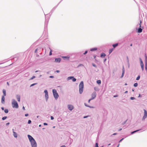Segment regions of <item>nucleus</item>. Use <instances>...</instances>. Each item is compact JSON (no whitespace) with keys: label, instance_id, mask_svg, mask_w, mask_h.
<instances>
[{"label":"nucleus","instance_id":"57","mask_svg":"<svg viewBox=\"0 0 147 147\" xmlns=\"http://www.w3.org/2000/svg\"><path fill=\"white\" fill-rule=\"evenodd\" d=\"M117 133H114V134H113V135H116L117 134Z\"/></svg>","mask_w":147,"mask_h":147},{"label":"nucleus","instance_id":"61","mask_svg":"<svg viewBox=\"0 0 147 147\" xmlns=\"http://www.w3.org/2000/svg\"><path fill=\"white\" fill-rule=\"evenodd\" d=\"M94 58H96V56H94Z\"/></svg>","mask_w":147,"mask_h":147},{"label":"nucleus","instance_id":"35","mask_svg":"<svg viewBox=\"0 0 147 147\" xmlns=\"http://www.w3.org/2000/svg\"><path fill=\"white\" fill-rule=\"evenodd\" d=\"M92 65L94 67H96V65H95L94 64V63H92Z\"/></svg>","mask_w":147,"mask_h":147},{"label":"nucleus","instance_id":"30","mask_svg":"<svg viewBox=\"0 0 147 147\" xmlns=\"http://www.w3.org/2000/svg\"><path fill=\"white\" fill-rule=\"evenodd\" d=\"M140 78V76H138V77L136 79V80H139Z\"/></svg>","mask_w":147,"mask_h":147},{"label":"nucleus","instance_id":"37","mask_svg":"<svg viewBox=\"0 0 147 147\" xmlns=\"http://www.w3.org/2000/svg\"><path fill=\"white\" fill-rule=\"evenodd\" d=\"M95 147H98V144L97 143H96L95 144Z\"/></svg>","mask_w":147,"mask_h":147},{"label":"nucleus","instance_id":"50","mask_svg":"<svg viewBox=\"0 0 147 147\" xmlns=\"http://www.w3.org/2000/svg\"><path fill=\"white\" fill-rule=\"evenodd\" d=\"M1 109L3 110H4V107H1Z\"/></svg>","mask_w":147,"mask_h":147},{"label":"nucleus","instance_id":"44","mask_svg":"<svg viewBox=\"0 0 147 147\" xmlns=\"http://www.w3.org/2000/svg\"><path fill=\"white\" fill-rule=\"evenodd\" d=\"M85 106H86V107H90L89 106H88V105H87L86 104H85Z\"/></svg>","mask_w":147,"mask_h":147},{"label":"nucleus","instance_id":"46","mask_svg":"<svg viewBox=\"0 0 147 147\" xmlns=\"http://www.w3.org/2000/svg\"><path fill=\"white\" fill-rule=\"evenodd\" d=\"M118 96L117 95H115L114 96V97H117Z\"/></svg>","mask_w":147,"mask_h":147},{"label":"nucleus","instance_id":"24","mask_svg":"<svg viewBox=\"0 0 147 147\" xmlns=\"http://www.w3.org/2000/svg\"><path fill=\"white\" fill-rule=\"evenodd\" d=\"M4 112L5 113H7L8 112V110L7 109H6L4 110Z\"/></svg>","mask_w":147,"mask_h":147},{"label":"nucleus","instance_id":"45","mask_svg":"<svg viewBox=\"0 0 147 147\" xmlns=\"http://www.w3.org/2000/svg\"><path fill=\"white\" fill-rule=\"evenodd\" d=\"M28 114H25V116H26H26H28Z\"/></svg>","mask_w":147,"mask_h":147},{"label":"nucleus","instance_id":"54","mask_svg":"<svg viewBox=\"0 0 147 147\" xmlns=\"http://www.w3.org/2000/svg\"><path fill=\"white\" fill-rule=\"evenodd\" d=\"M60 147H65V146H64V145H63V146H61Z\"/></svg>","mask_w":147,"mask_h":147},{"label":"nucleus","instance_id":"22","mask_svg":"<svg viewBox=\"0 0 147 147\" xmlns=\"http://www.w3.org/2000/svg\"><path fill=\"white\" fill-rule=\"evenodd\" d=\"M113 50V49H110L109 50V54H110Z\"/></svg>","mask_w":147,"mask_h":147},{"label":"nucleus","instance_id":"15","mask_svg":"<svg viewBox=\"0 0 147 147\" xmlns=\"http://www.w3.org/2000/svg\"><path fill=\"white\" fill-rule=\"evenodd\" d=\"M13 135L14 136L15 138H17V135L16 133L14 131H13Z\"/></svg>","mask_w":147,"mask_h":147},{"label":"nucleus","instance_id":"29","mask_svg":"<svg viewBox=\"0 0 147 147\" xmlns=\"http://www.w3.org/2000/svg\"><path fill=\"white\" fill-rule=\"evenodd\" d=\"M72 81L73 82H75L76 81V79L75 78H74V77H73V78H72Z\"/></svg>","mask_w":147,"mask_h":147},{"label":"nucleus","instance_id":"4","mask_svg":"<svg viewBox=\"0 0 147 147\" xmlns=\"http://www.w3.org/2000/svg\"><path fill=\"white\" fill-rule=\"evenodd\" d=\"M141 23H142V22H141V21L140 20V23L139 24L140 28L138 29V32H138L139 33H141L142 32V29L141 28Z\"/></svg>","mask_w":147,"mask_h":147},{"label":"nucleus","instance_id":"47","mask_svg":"<svg viewBox=\"0 0 147 147\" xmlns=\"http://www.w3.org/2000/svg\"><path fill=\"white\" fill-rule=\"evenodd\" d=\"M92 100V99H89V100H88V102H89V103H90V101L91 100Z\"/></svg>","mask_w":147,"mask_h":147},{"label":"nucleus","instance_id":"58","mask_svg":"<svg viewBox=\"0 0 147 147\" xmlns=\"http://www.w3.org/2000/svg\"><path fill=\"white\" fill-rule=\"evenodd\" d=\"M122 130V129H120L119 130V131H120Z\"/></svg>","mask_w":147,"mask_h":147},{"label":"nucleus","instance_id":"9","mask_svg":"<svg viewBox=\"0 0 147 147\" xmlns=\"http://www.w3.org/2000/svg\"><path fill=\"white\" fill-rule=\"evenodd\" d=\"M44 92L45 93V97L47 100V99L48 98V92L47 90H45L44 91Z\"/></svg>","mask_w":147,"mask_h":147},{"label":"nucleus","instance_id":"42","mask_svg":"<svg viewBox=\"0 0 147 147\" xmlns=\"http://www.w3.org/2000/svg\"><path fill=\"white\" fill-rule=\"evenodd\" d=\"M49 78H53L54 77L53 76H50Z\"/></svg>","mask_w":147,"mask_h":147},{"label":"nucleus","instance_id":"53","mask_svg":"<svg viewBox=\"0 0 147 147\" xmlns=\"http://www.w3.org/2000/svg\"><path fill=\"white\" fill-rule=\"evenodd\" d=\"M127 92H128V91H126L125 92V93H127Z\"/></svg>","mask_w":147,"mask_h":147},{"label":"nucleus","instance_id":"1","mask_svg":"<svg viewBox=\"0 0 147 147\" xmlns=\"http://www.w3.org/2000/svg\"><path fill=\"white\" fill-rule=\"evenodd\" d=\"M79 93L80 94H81L82 93L83 90L84 83L83 81H81L79 85Z\"/></svg>","mask_w":147,"mask_h":147},{"label":"nucleus","instance_id":"34","mask_svg":"<svg viewBox=\"0 0 147 147\" xmlns=\"http://www.w3.org/2000/svg\"><path fill=\"white\" fill-rule=\"evenodd\" d=\"M52 54V50H51L50 51V52L49 53V55H51Z\"/></svg>","mask_w":147,"mask_h":147},{"label":"nucleus","instance_id":"3","mask_svg":"<svg viewBox=\"0 0 147 147\" xmlns=\"http://www.w3.org/2000/svg\"><path fill=\"white\" fill-rule=\"evenodd\" d=\"M53 92L55 98L56 99H57L59 97V95L57 92L56 90L55 89H53Z\"/></svg>","mask_w":147,"mask_h":147},{"label":"nucleus","instance_id":"5","mask_svg":"<svg viewBox=\"0 0 147 147\" xmlns=\"http://www.w3.org/2000/svg\"><path fill=\"white\" fill-rule=\"evenodd\" d=\"M28 136L30 142L34 141L35 140L33 138V137L30 135H28Z\"/></svg>","mask_w":147,"mask_h":147},{"label":"nucleus","instance_id":"10","mask_svg":"<svg viewBox=\"0 0 147 147\" xmlns=\"http://www.w3.org/2000/svg\"><path fill=\"white\" fill-rule=\"evenodd\" d=\"M67 106L68 109L70 111H71L74 109V107L72 105H68Z\"/></svg>","mask_w":147,"mask_h":147},{"label":"nucleus","instance_id":"60","mask_svg":"<svg viewBox=\"0 0 147 147\" xmlns=\"http://www.w3.org/2000/svg\"><path fill=\"white\" fill-rule=\"evenodd\" d=\"M132 44H130V46H132Z\"/></svg>","mask_w":147,"mask_h":147},{"label":"nucleus","instance_id":"38","mask_svg":"<svg viewBox=\"0 0 147 147\" xmlns=\"http://www.w3.org/2000/svg\"><path fill=\"white\" fill-rule=\"evenodd\" d=\"M31 122V121L30 120H29L28 122V124H30Z\"/></svg>","mask_w":147,"mask_h":147},{"label":"nucleus","instance_id":"20","mask_svg":"<svg viewBox=\"0 0 147 147\" xmlns=\"http://www.w3.org/2000/svg\"><path fill=\"white\" fill-rule=\"evenodd\" d=\"M124 68L123 67V69L122 77H123V76L124 75Z\"/></svg>","mask_w":147,"mask_h":147},{"label":"nucleus","instance_id":"8","mask_svg":"<svg viewBox=\"0 0 147 147\" xmlns=\"http://www.w3.org/2000/svg\"><path fill=\"white\" fill-rule=\"evenodd\" d=\"M140 60L141 66L142 69V70L143 71L144 69V64L143 63L142 60L141 59H140Z\"/></svg>","mask_w":147,"mask_h":147},{"label":"nucleus","instance_id":"21","mask_svg":"<svg viewBox=\"0 0 147 147\" xmlns=\"http://www.w3.org/2000/svg\"><path fill=\"white\" fill-rule=\"evenodd\" d=\"M145 61H146V63H147V56H146V54H145Z\"/></svg>","mask_w":147,"mask_h":147},{"label":"nucleus","instance_id":"62","mask_svg":"<svg viewBox=\"0 0 147 147\" xmlns=\"http://www.w3.org/2000/svg\"><path fill=\"white\" fill-rule=\"evenodd\" d=\"M83 65L82 64H81V65H79V66H82Z\"/></svg>","mask_w":147,"mask_h":147},{"label":"nucleus","instance_id":"48","mask_svg":"<svg viewBox=\"0 0 147 147\" xmlns=\"http://www.w3.org/2000/svg\"><path fill=\"white\" fill-rule=\"evenodd\" d=\"M123 138H122L119 141V142H121L123 140Z\"/></svg>","mask_w":147,"mask_h":147},{"label":"nucleus","instance_id":"16","mask_svg":"<svg viewBox=\"0 0 147 147\" xmlns=\"http://www.w3.org/2000/svg\"><path fill=\"white\" fill-rule=\"evenodd\" d=\"M62 58L63 59H67L69 60V57L68 56H64L62 57Z\"/></svg>","mask_w":147,"mask_h":147},{"label":"nucleus","instance_id":"40","mask_svg":"<svg viewBox=\"0 0 147 147\" xmlns=\"http://www.w3.org/2000/svg\"><path fill=\"white\" fill-rule=\"evenodd\" d=\"M87 52H88V51H85V53H84V55H85L87 53Z\"/></svg>","mask_w":147,"mask_h":147},{"label":"nucleus","instance_id":"7","mask_svg":"<svg viewBox=\"0 0 147 147\" xmlns=\"http://www.w3.org/2000/svg\"><path fill=\"white\" fill-rule=\"evenodd\" d=\"M144 115L143 117V119H144L147 117V112L145 109L144 110Z\"/></svg>","mask_w":147,"mask_h":147},{"label":"nucleus","instance_id":"17","mask_svg":"<svg viewBox=\"0 0 147 147\" xmlns=\"http://www.w3.org/2000/svg\"><path fill=\"white\" fill-rule=\"evenodd\" d=\"M17 99L18 101L20 102V96L17 95Z\"/></svg>","mask_w":147,"mask_h":147},{"label":"nucleus","instance_id":"6","mask_svg":"<svg viewBox=\"0 0 147 147\" xmlns=\"http://www.w3.org/2000/svg\"><path fill=\"white\" fill-rule=\"evenodd\" d=\"M31 143L32 147H36L37 144L35 140L31 142Z\"/></svg>","mask_w":147,"mask_h":147},{"label":"nucleus","instance_id":"52","mask_svg":"<svg viewBox=\"0 0 147 147\" xmlns=\"http://www.w3.org/2000/svg\"><path fill=\"white\" fill-rule=\"evenodd\" d=\"M23 109L24 110H25V107H24V106L23 107Z\"/></svg>","mask_w":147,"mask_h":147},{"label":"nucleus","instance_id":"31","mask_svg":"<svg viewBox=\"0 0 147 147\" xmlns=\"http://www.w3.org/2000/svg\"><path fill=\"white\" fill-rule=\"evenodd\" d=\"M37 84V83H34V84H32L30 86V87H31V86H32L36 84Z\"/></svg>","mask_w":147,"mask_h":147},{"label":"nucleus","instance_id":"63","mask_svg":"<svg viewBox=\"0 0 147 147\" xmlns=\"http://www.w3.org/2000/svg\"><path fill=\"white\" fill-rule=\"evenodd\" d=\"M38 72V70L36 71H35V72Z\"/></svg>","mask_w":147,"mask_h":147},{"label":"nucleus","instance_id":"23","mask_svg":"<svg viewBox=\"0 0 147 147\" xmlns=\"http://www.w3.org/2000/svg\"><path fill=\"white\" fill-rule=\"evenodd\" d=\"M97 83L99 84H101V81L100 80H97Z\"/></svg>","mask_w":147,"mask_h":147},{"label":"nucleus","instance_id":"56","mask_svg":"<svg viewBox=\"0 0 147 147\" xmlns=\"http://www.w3.org/2000/svg\"><path fill=\"white\" fill-rule=\"evenodd\" d=\"M9 124V123H6L7 125H8Z\"/></svg>","mask_w":147,"mask_h":147},{"label":"nucleus","instance_id":"11","mask_svg":"<svg viewBox=\"0 0 147 147\" xmlns=\"http://www.w3.org/2000/svg\"><path fill=\"white\" fill-rule=\"evenodd\" d=\"M96 95L95 93H93L92 94V99H94L96 97Z\"/></svg>","mask_w":147,"mask_h":147},{"label":"nucleus","instance_id":"51","mask_svg":"<svg viewBox=\"0 0 147 147\" xmlns=\"http://www.w3.org/2000/svg\"><path fill=\"white\" fill-rule=\"evenodd\" d=\"M89 116H85L84 117V118H86L88 117Z\"/></svg>","mask_w":147,"mask_h":147},{"label":"nucleus","instance_id":"49","mask_svg":"<svg viewBox=\"0 0 147 147\" xmlns=\"http://www.w3.org/2000/svg\"><path fill=\"white\" fill-rule=\"evenodd\" d=\"M37 51V49H36L35 51V52L36 53Z\"/></svg>","mask_w":147,"mask_h":147},{"label":"nucleus","instance_id":"43","mask_svg":"<svg viewBox=\"0 0 147 147\" xmlns=\"http://www.w3.org/2000/svg\"><path fill=\"white\" fill-rule=\"evenodd\" d=\"M44 125H47V123H44Z\"/></svg>","mask_w":147,"mask_h":147},{"label":"nucleus","instance_id":"64","mask_svg":"<svg viewBox=\"0 0 147 147\" xmlns=\"http://www.w3.org/2000/svg\"><path fill=\"white\" fill-rule=\"evenodd\" d=\"M39 126V127H40L41 126V125H40Z\"/></svg>","mask_w":147,"mask_h":147},{"label":"nucleus","instance_id":"28","mask_svg":"<svg viewBox=\"0 0 147 147\" xmlns=\"http://www.w3.org/2000/svg\"><path fill=\"white\" fill-rule=\"evenodd\" d=\"M138 85V84L137 83H135L134 84V87H137Z\"/></svg>","mask_w":147,"mask_h":147},{"label":"nucleus","instance_id":"18","mask_svg":"<svg viewBox=\"0 0 147 147\" xmlns=\"http://www.w3.org/2000/svg\"><path fill=\"white\" fill-rule=\"evenodd\" d=\"M118 45V44L116 43L115 44H113V47L114 48H115V47H116Z\"/></svg>","mask_w":147,"mask_h":147},{"label":"nucleus","instance_id":"2","mask_svg":"<svg viewBox=\"0 0 147 147\" xmlns=\"http://www.w3.org/2000/svg\"><path fill=\"white\" fill-rule=\"evenodd\" d=\"M12 105L13 108H18V105L17 102L14 99L12 100Z\"/></svg>","mask_w":147,"mask_h":147},{"label":"nucleus","instance_id":"12","mask_svg":"<svg viewBox=\"0 0 147 147\" xmlns=\"http://www.w3.org/2000/svg\"><path fill=\"white\" fill-rule=\"evenodd\" d=\"M1 102L4 104L5 102V96H2L1 98Z\"/></svg>","mask_w":147,"mask_h":147},{"label":"nucleus","instance_id":"13","mask_svg":"<svg viewBox=\"0 0 147 147\" xmlns=\"http://www.w3.org/2000/svg\"><path fill=\"white\" fill-rule=\"evenodd\" d=\"M61 60L60 58H56L55 59V61L56 62H59L61 61Z\"/></svg>","mask_w":147,"mask_h":147},{"label":"nucleus","instance_id":"26","mask_svg":"<svg viewBox=\"0 0 147 147\" xmlns=\"http://www.w3.org/2000/svg\"><path fill=\"white\" fill-rule=\"evenodd\" d=\"M97 48H94V49H90L91 51H95L97 50Z\"/></svg>","mask_w":147,"mask_h":147},{"label":"nucleus","instance_id":"27","mask_svg":"<svg viewBox=\"0 0 147 147\" xmlns=\"http://www.w3.org/2000/svg\"><path fill=\"white\" fill-rule=\"evenodd\" d=\"M139 130H136V131H133V132H132L131 133V134H134V133L137 132V131H139Z\"/></svg>","mask_w":147,"mask_h":147},{"label":"nucleus","instance_id":"36","mask_svg":"<svg viewBox=\"0 0 147 147\" xmlns=\"http://www.w3.org/2000/svg\"><path fill=\"white\" fill-rule=\"evenodd\" d=\"M35 78V77L34 76H33L31 78L30 80H32L33 78Z\"/></svg>","mask_w":147,"mask_h":147},{"label":"nucleus","instance_id":"39","mask_svg":"<svg viewBox=\"0 0 147 147\" xmlns=\"http://www.w3.org/2000/svg\"><path fill=\"white\" fill-rule=\"evenodd\" d=\"M135 99V98L134 97H131L130 98V99L131 100H134Z\"/></svg>","mask_w":147,"mask_h":147},{"label":"nucleus","instance_id":"25","mask_svg":"<svg viewBox=\"0 0 147 147\" xmlns=\"http://www.w3.org/2000/svg\"><path fill=\"white\" fill-rule=\"evenodd\" d=\"M72 78H73V76H70V77H69L68 78V80H71V79H72Z\"/></svg>","mask_w":147,"mask_h":147},{"label":"nucleus","instance_id":"19","mask_svg":"<svg viewBox=\"0 0 147 147\" xmlns=\"http://www.w3.org/2000/svg\"><path fill=\"white\" fill-rule=\"evenodd\" d=\"M106 55L104 53H102L101 54L100 57H104Z\"/></svg>","mask_w":147,"mask_h":147},{"label":"nucleus","instance_id":"59","mask_svg":"<svg viewBox=\"0 0 147 147\" xmlns=\"http://www.w3.org/2000/svg\"><path fill=\"white\" fill-rule=\"evenodd\" d=\"M7 84L8 85H9V83H8V82H7Z\"/></svg>","mask_w":147,"mask_h":147},{"label":"nucleus","instance_id":"55","mask_svg":"<svg viewBox=\"0 0 147 147\" xmlns=\"http://www.w3.org/2000/svg\"><path fill=\"white\" fill-rule=\"evenodd\" d=\"M56 71L57 73H59V70H57Z\"/></svg>","mask_w":147,"mask_h":147},{"label":"nucleus","instance_id":"14","mask_svg":"<svg viewBox=\"0 0 147 147\" xmlns=\"http://www.w3.org/2000/svg\"><path fill=\"white\" fill-rule=\"evenodd\" d=\"M3 96H6V91L5 89H3Z\"/></svg>","mask_w":147,"mask_h":147},{"label":"nucleus","instance_id":"33","mask_svg":"<svg viewBox=\"0 0 147 147\" xmlns=\"http://www.w3.org/2000/svg\"><path fill=\"white\" fill-rule=\"evenodd\" d=\"M145 68L146 70H147V63H146L145 65Z\"/></svg>","mask_w":147,"mask_h":147},{"label":"nucleus","instance_id":"41","mask_svg":"<svg viewBox=\"0 0 147 147\" xmlns=\"http://www.w3.org/2000/svg\"><path fill=\"white\" fill-rule=\"evenodd\" d=\"M51 120H53L54 119V117L53 116H51Z\"/></svg>","mask_w":147,"mask_h":147},{"label":"nucleus","instance_id":"32","mask_svg":"<svg viewBox=\"0 0 147 147\" xmlns=\"http://www.w3.org/2000/svg\"><path fill=\"white\" fill-rule=\"evenodd\" d=\"M7 117H3L2 118V119L3 120H4L5 119H6L7 118Z\"/></svg>","mask_w":147,"mask_h":147}]
</instances>
